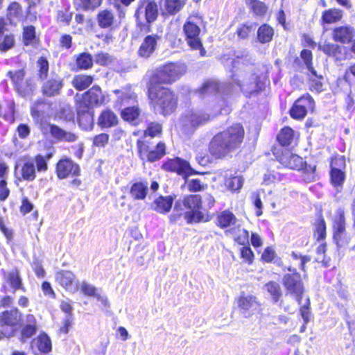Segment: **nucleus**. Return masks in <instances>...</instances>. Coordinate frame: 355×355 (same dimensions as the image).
Listing matches in <instances>:
<instances>
[{
    "mask_svg": "<svg viewBox=\"0 0 355 355\" xmlns=\"http://www.w3.org/2000/svg\"><path fill=\"white\" fill-rule=\"evenodd\" d=\"M245 131L242 125L234 124L217 133L211 139L209 151L216 159H223L239 148L244 138Z\"/></svg>",
    "mask_w": 355,
    "mask_h": 355,
    "instance_id": "nucleus-1",
    "label": "nucleus"
},
{
    "mask_svg": "<svg viewBox=\"0 0 355 355\" xmlns=\"http://www.w3.org/2000/svg\"><path fill=\"white\" fill-rule=\"evenodd\" d=\"M232 82L246 96H250L259 88V77L252 73L253 63L248 55H237L231 60Z\"/></svg>",
    "mask_w": 355,
    "mask_h": 355,
    "instance_id": "nucleus-2",
    "label": "nucleus"
},
{
    "mask_svg": "<svg viewBox=\"0 0 355 355\" xmlns=\"http://www.w3.org/2000/svg\"><path fill=\"white\" fill-rule=\"evenodd\" d=\"M51 155L44 157L37 155L34 158H29L15 166V176L19 181L32 182L36 178V172H45L48 170L47 161Z\"/></svg>",
    "mask_w": 355,
    "mask_h": 355,
    "instance_id": "nucleus-3",
    "label": "nucleus"
},
{
    "mask_svg": "<svg viewBox=\"0 0 355 355\" xmlns=\"http://www.w3.org/2000/svg\"><path fill=\"white\" fill-rule=\"evenodd\" d=\"M148 96L155 107L164 116L172 114L177 107L178 99L174 92L162 85H148Z\"/></svg>",
    "mask_w": 355,
    "mask_h": 355,
    "instance_id": "nucleus-4",
    "label": "nucleus"
},
{
    "mask_svg": "<svg viewBox=\"0 0 355 355\" xmlns=\"http://www.w3.org/2000/svg\"><path fill=\"white\" fill-rule=\"evenodd\" d=\"M159 15L158 6L152 0H139L134 17L140 32L149 33Z\"/></svg>",
    "mask_w": 355,
    "mask_h": 355,
    "instance_id": "nucleus-5",
    "label": "nucleus"
},
{
    "mask_svg": "<svg viewBox=\"0 0 355 355\" xmlns=\"http://www.w3.org/2000/svg\"><path fill=\"white\" fill-rule=\"evenodd\" d=\"M104 99L105 96L102 93L101 89L96 85L93 86L84 93L77 105V115L79 123L81 124L83 119L88 121H91L92 119V114L90 113L91 108L102 104Z\"/></svg>",
    "mask_w": 355,
    "mask_h": 355,
    "instance_id": "nucleus-6",
    "label": "nucleus"
},
{
    "mask_svg": "<svg viewBox=\"0 0 355 355\" xmlns=\"http://www.w3.org/2000/svg\"><path fill=\"white\" fill-rule=\"evenodd\" d=\"M185 69L184 64L168 63L156 70L149 80V85L171 84L182 76Z\"/></svg>",
    "mask_w": 355,
    "mask_h": 355,
    "instance_id": "nucleus-7",
    "label": "nucleus"
},
{
    "mask_svg": "<svg viewBox=\"0 0 355 355\" xmlns=\"http://www.w3.org/2000/svg\"><path fill=\"white\" fill-rule=\"evenodd\" d=\"M288 273H285L282 277V284L286 291V295L293 297L298 304L302 302L304 293V286L301 275L294 268H287Z\"/></svg>",
    "mask_w": 355,
    "mask_h": 355,
    "instance_id": "nucleus-8",
    "label": "nucleus"
},
{
    "mask_svg": "<svg viewBox=\"0 0 355 355\" xmlns=\"http://www.w3.org/2000/svg\"><path fill=\"white\" fill-rule=\"evenodd\" d=\"M21 321V313L17 308L0 313V340L15 336Z\"/></svg>",
    "mask_w": 355,
    "mask_h": 355,
    "instance_id": "nucleus-9",
    "label": "nucleus"
},
{
    "mask_svg": "<svg viewBox=\"0 0 355 355\" xmlns=\"http://www.w3.org/2000/svg\"><path fill=\"white\" fill-rule=\"evenodd\" d=\"M202 198L200 195L192 194L184 198L182 204L187 211L184 214V219L188 224L198 223L204 218L202 212Z\"/></svg>",
    "mask_w": 355,
    "mask_h": 355,
    "instance_id": "nucleus-10",
    "label": "nucleus"
},
{
    "mask_svg": "<svg viewBox=\"0 0 355 355\" xmlns=\"http://www.w3.org/2000/svg\"><path fill=\"white\" fill-rule=\"evenodd\" d=\"M208 114L201 111L188 110L181 116L180 125L187 135L193 134L196 130L209 121Z\"/></svg>",
    "mask_w": 355,
    "mask_h": 355,
    "instance_id": "nucleus-11",
    "label": "nucleus"
},
{
    "mask_svg": "<svg viewBox=\"0 0 355 355\" xmlns=\"http://www.w3.org/2000/svg\"><path fill=\"white\" fill-rule=\"evenodd\" d=\"M139 156L143 161L154 162L161 159L166 154V145L159 141L153 146L149 139H138L137 141Z\"/></svg>",
    "mask_w": 355,
    "mask_h": 355,
    "instance_id": "nucleus-12",
    "label": "nucleus"
},
{
    "mask_svg": "<svg viewBox=\"0 0 355 355\" xmlns=\"http://www.w3.org/2000/svg\"><path fill=\"white\" fill-rule=\"evenodd\" d=\"M183 31L187 43L191 49L193 50H200V55L205 56L207 51L203 48L200 38V28L199 26L189 19L183 26Z\"/></svg>",
    "mask_w": 355,
    "mask_h": 355,
    "instance_id": "nucleus-13",
    "label": "nucleus"
},
{
    "mask_svg": "<svg viewBox=\"0 0 355 355\" xmlns=\"http://www.w3.org/2000/svg\"><path fill=\"white\" fill-rule=\"evenodd\" d=\"M273 153L278 162L284 167L293 170H300L303 167V159L287 149L277 150Z\"/></svg>",
    "mask_w": 355,
    "mask_h": 355,
    "instance_id": "nucleus-14",
    "label": "nucleus"
},
{
    "mask_svg": "<svg viewBox=\"0 0 355 355\" xmlns=\"http://www.w3.org/2000/svg\"><path fill=\"white\" fill-rule=\"evenodd\" d=\"M40 128L43 135L50 134L52 137L60 141L73 142L78 138L75 134L65 131L54 124L42 123Z\"/></svg>",
    "mask_w": 355,
    "mask_h": 355,
    "instance_id": "nucleus-15",
    "label": "nucleus"
},
{
    "mask_svg": "<svg viewBox=\"0 0 355 355\" xmlns=\"http://www.w3.org/2000/svg\"><path fill=\"white\" fill-rule=\"evenodd\" d=\"M163 168L168 171L176 172L184 178L197 173L187 161L178 157L168 159L163 164Z\"/></svg>",
    "mask_w": 355,
    "mask_h": 355,
    "instance_id": "nucleus-16",
    "label": "nucleus"
},
{
    "mask_svg": "<svg viewBox=\"0 0 355 355\" xmlns=\"http://www.w3.org/2000/svg\"><path fill=\"white\" fill-rule=\"evenodd\" d=\"M313 105L314 101L313 98L309 94L304 95L295 101L290 110V114L295 119H304L308 110L313 109Z\"/></svg>",
    "mask_w": 355,
    "mask_h": 355,
    "instance_id": "nucleus-17",
    "label": "nucleus"
},
{
    "mask_svg": "<svg viewBox=\"0 0 355 355\" xmlns=\"http://www.w3.org/2000/svg\"><path fill=\"white\" fill-rule=\"evenodd\" d=\"M239 312L245 318L252 315L259 309V303L257 298L252 295L241 293L237 300Z\"/></svg>",
    "mask_w": 355,
    "mask_h": 355,
    "instance_id": "nucleus-18",
    "label": "nucleus"
},
{
    "mask_svg": "<svg viewBox=\"0 0 355 355\" xmlns=\"http://www.w3.org/2000/svg\"><path fill=\"white\" fill-rule=\"evenodd\" d=\"M42 80L41 91L44 96L53 97L60 94L63 87V81L59 75L51 73L49 78Z\"/></svg>",
    "mask_w": 355,
    "mask_h": 355,
    "instance_id": "nucleus-19",
    "label": "nucleus"
},
{
    "mask_svg": "<svg viewBox=\"0 0 355 355\" xmlns=\"http://www.w3.org/2000/svg\"><path fill=\"white\" fill-rule=\"evenodd\" d=\"M234 86L230 83H218L214 80L206 81L200 89L201 95H207L221 92L230 94L233 92Z\"/></svg>",
    "mask_w": 355,
    "mask_h": 355,
    "instance_id": "nucleus-20",
    "label": "nucleus"
},
{
    "mask_svg": "<svg viewBox=\"0 0 355 355\" xmlns=\"http://www.w3.org/2000/svg\"><path fill=\"white\" fill-rule=\"evenodd\" d=\"M56 173L60 179L67 178L69 175L78 176L80 167L70 159H62L56 165Z\"/></svg>",
    "mask_w": 355,
    "mask_h": 355,
    "instance_id": "nucleus-21",
    "label": "nucleus"
},
{
    "mask_svg": "<svg viewBox=\"0 0 355 355\" xmlns=\"http://www.w3.org/2000/svg\"><path fill=\"white\" fill-rule=\"evenodd\" d=\"M160 39L161 37L157 34L146 36L138 49V55L142 58H150L157 49V42Z\"/></svg>",
    "mask_w": 355,
    "mask_h": 355,
    "instance_id": "nucleus-22",
    "label": "nucleus"
},
{
    "mask_svg": "<svg viewBox=\"0 0 355 355\" xmlns=\"http://www.w3.org/2000/svg\"><path fill=\"white\" fill-rule=\"evenodd\" d=\"M345 218L343 209H339L333 220L334 240L338 247L342 245V239L345 234Z\"/></svg>",
    "mask_w": 355,
    "mask_h": 355,
    "instance_id": "nucleus-23",
    "label": "nucleus"
},
{
    "mask_svg": "<svg viewBox=\"0 0 355 355\" xmlns=\"http://www.w3.org/2000/svg\"><path fill=\"white\" fill-rule=\"evenodd\" d=\"M56 282L63 287L66 291L75 293L78 291L77 284H75V275L69 271L62 270L55 273Z\"/></svg>",
    "mask_w": 355,
    "mask_h": 355,
    "instance_id": "nucleus-24",
    "label": "nucleus"
},
{
    "mask_svg": "<svg viewBox=\"0 0 355 355\" xmlns=\"http://www.w3.org/2000/svg\"><path fill=\"white\" fill-rule=\"evenodd\" d=\"M114 93L117 95V100L115 103V107L122 110L123 107L137 105V95L130 89L114 90Z\"/></svg>",
    "mask_w": 355,
    "mask_h": 355,
    "instance_id": "nucleus-25",
    "label": "nucleus"
},
{
    "mask_svg": "<svg viewBox=\"0 0 355 355\" xmlns=\"http://www.w3.org/2000/svg\"><path fill=\"white\" fill-rule=\"evenodd\" d=\"M354 37L355 29L349 25L338 26L333 30L332 37L337 42L348 44Z\"/></svg>",
    "mask_w": 355,
    "mask_h": 355,
    "instance_id": "nucleus-26",
    "label": "nucleus"
},
{
    "mask_svg": "<svg viewBox=\"0 0 355 355\" xmlns=\"http://www.w3.org/2000/svg\"><path fill=\"white\" fill-rule=\"evenodd\" d=\"M37 331V322L35 317L32 314H28L21 330V341L26 342V340L33 337Z\"/></svg>",
    "mask_w": 355,
    "mask_h": 355,
    "instance_id": "nucleus-27",
    "label": "nucleus"
},
{
    "mask_svg": "<svg viewBox=\"0 0 355 355\" xmlns=\"http://www.w3.org/2000/svg\"><path fill=\"white\" fill-rule=\"evenodd\" d=\"M174 198L172 196H159L153 202V209L160 214L168 213L173 204Z\"/></svg>",
    "mask_w": 355,
    "mask_h": 355,
    "instance_id": "nucleus-28",
    "label": "nucleus"
},
{
    "mask_svg": "<svg viewBox=\"0 0 355 355\" xmlns=\"http://www.w3.org/2000/svg\"><path fill=\"white\" fill-rule=\"evenodd\" d=\"M48 108L49 105L42 98L33 102L31 106V115L33 120L37 123L41 122Z\"/></svg>",
    "mask_w": 355,
    "mask_h": 355,
    "instance_id": "nucleus-29",
    "label": "nucleus"
},
{
    "mask_svg": "<svg viewBox=\"0 0 355 355\" xmlns=\"http://www.w3.org/2000/svg\"><path fill=\"white\" fill-rule=\"evenodd\" d=\"M117 116L110 110L102 111L98 120V125L101 128L114 127L117 124Z\"/></svg>",
    "mask_w": 355,
    "mask_h": 355,
    "instance_id": "nucleus-30",
    "label": "nucleus"
},
{
    "mask_svg": "<svg viewBox=\"0 0 355 355\" xmlns=\"http://www.w3.org/2000/svg\"><path fill=\"white\" fill-rule=\"evenodd\" d=\"M236 218L230 210L219 212L216 217V225L221 229H225L234 225L236 223Z\"/></svg>",
    "mask_w": 355,
    "mask_h": 355,
    "instance_id": "nucleus-31",
    "label": "nucleus"
},
{
    "mask_svg": "<svg viewBox=\"0 0 355 355\" xmlns=\"http://www.w3.org/2000/svg\"><path fill=\"white\" fill-rule=\"evenodd\" d=\"M17 94L24 98H30L34 95L35 84L31 78L26 79L19 85L15 88Z\"/></svg>",
    "mask_w": 355,
    "mask_h": 355,
    "instance_id": "nucleus-32",
    "label": "nucleus"
},
{
    "mask_svg": "<svg viewBox=\"0 0 355 355\" xmlns=\"http://www.w3.org/2000/svg\"><path fill=\"white\" fill-rule=\"evenodd\" d=\"M147 182H137L132 184L130 187V194L134 200H144L148 190Z\"/></svg>",
    "mask_w": 355,
    "mask_h": 355,
    "instance_id": "nucleus-33",
    "label": "nucleus"
},
{
    "mask_svg": "<svg viewBox=\"0 0 355 355\" xmlns=\"http://www.w3.org/2000/svg\"><path fill=\"white\" fill-rule=\"evenodd\" d=\"M343 15L342 10L338 8H331L325 10L322 13L321 22L322 24H334L339 21Z\"/></svg>",
    "mask_w": 355,
    "mask_h": 355,
    "instance_id": "nucleus-34",
    "label": "nucleus"
},
{
    "mask_svg": "<svg viewBox=\"0 0 355 355\" xmlns=\"http://www.w3.org/2000/svg\"><path fill=\"white\" fill-rule=\"evenodd\" d=\"M96 20L101 28H110L114 24V15L110 10H103L98 13Z\"/></svg>",
    "mask_w": 355,
    "mask_h": 355,
    "instance_id": "nucleus-35",
    "label": "nucleus"
},
{
    "mask_svg": "<svg viewBox=\"0 0 355 355\" xmlns=\"http://www.w3.org/2000/svg\"><path fill=\"white\" fill-rule=\"evenodd\" d=\"M140 114V110L137 105L123 107L121 110V115L124 121L132 123L134 125L137 123V119Z\"/></svg>",
    "mask_w": 355,
    "mask_h": 355,
    "instance_id": "nucleus-36",
    "label": "nucleus"
},
{
    "mask_svg": "<svg viewBox=\"0 0 355 355\" xmlns=\"http://www.w3.org/2000/svg\"><path fill=\"white\" fill-rule=\"evenodd\" d=\"M161 7L169 15L178 13L185 5L184 0H161Z\"/></svg>",
    "mask_w": 355,
    "mask_h": 355,
    "instance_id": "nucleus-37",
    "label": "nucleus"
},
{
    "mask_svg": "<svg viewBox=\"0 0 355 355\" xmlns=\"http://www.w3.org/2000/svg\"><path fill=\"white\" fill-rule=\"evenodd\" d=\"M5 26L4 19L0 18V50L1 51H6L11 49L15 42L12 35H3Z\"/></svg>",
    "mask_w": 355,
    "mask_h": 355,
    "instance_id": "nucleus-38",
    "label": "nucleus"
},
{
    "mask_svg": "<svg viewBox=\"0 0 355 355\" xmlns=\"http://www.w3.org/2000/svg\"><path fill=\"white\" fill-rule=\"evenodd\" d=\"M7 17L11 24H15L23 19V10L19 3L12 2L9 5Z\"/></svg>",
    "mask_w": 355,
    "mask_h": 355,
    "instance_id": "nucleus-39",
    "label": "nucleus"
},
{
    "mask_svg": "<svg viewBox=\"0 0 355 355\" xmlns=\"http://www.w3.org/2000/svg\"><path fill=\"white\" fill-rule=\"evenodd\" d=\"M274 30L268 24H264L257 30V40L261 44H266L272 41Z\"/></svg>",
    "mask_w": 355,
    "mask_h": 355,
    "instance_id": "nucleus-40",
    "label": "nucleus"
},
{
    "mask_svg": "<svg viewBox=\"0 0 355 355\" xmlns=\"http://www.w3.org/2000/svg\"><path fill=\"white\" fill-rule=\"evenodd\" d=\"M35 344L42 353L47 354L52 349L51 340L46 333L40 334L35 340Z\"/></svg>",
    "mask_w": 355,
    "mask_h": 355,
    "instance_id": "nucleus-41",
    "label": "nucleus"
},
{
    "mask_svg": "<svg viewBox=\"0 0 355 355\" xmlns=\"http://www.w3.org/2000/svg\"><path fill=\"white\" fill-rule=\"evenodd\" d=\"M101 0H73V4L77 10L93 11L101 6Z\"/></svg>",
    "mask_w": 355,
    "mask_h": 355,
    "instance_id": "nucleus-42",
    "label": "nucleus"
},
{
    "mask_svg": "<svg viewBox=\"0 0 355 355\" xmlns=\"http://www.w3.org/2000/svg\"><path fill=\"white\" fill-rule=\"evenodd\" d=\"M94 78L92 76L79 74L74 76L72 84L78 90H84L92 85Z\"/></svg>",
    "mask_w": 355,
    "mask_h": 355,
    "instance_id": "nucleus-43",
    "label": "nucleus"
},
{
    "mask_svg": "<svg viewBox=\"0 0 355 355\" xmlns=\"http://www.w3.org/2000/svg\"><path fill=\"white\" fill-rule=\"evenodd\" d=\"M257 26V23L246 21L237 27L236 33L239 39L245 40L248 38L250 33L256 30Z\"/></svg>",
    "mask_w": 355,
    "mask_h": 355,
    "instance_id": "nucleus-44",
    "label": "nucleus"
},
{
    "mask_svg": "<svg viewBox=\"0 0 355 355\" xmlns=\"http://www.w3.org/2000/svg\"><path fill=\"white\" fill-rule=\"evenodd\" d=\"M264 286L271 296L273 303H277L282 296V291L279 284L270 281L266 284Z\"/></svg>",
    "mask_w": 355,
    "mask_h": 355,
    "instance_id": "nucleus-45",
    "label": "nucleus"
},
{
    "mask_svg": "<svg viewBox=\"0 0 355 355\" xmlns=\"http://www.w3.org/2000/svg\"><path fill=\"white\" fill-rule=\"evenodd\" d=\"M76 63L79 69L87 70L93 66V58L90 53L83 52L77 55Z\"/></svg>",
    "mask_w": 355,
    "mask_h": 355,
    "instance_id": "nucleus-46",
    "label": "nucleus"
},
{
    "mask_svg": "<svg viewBox=\"0 0 355 355\" xmlns=\"http://www.w3.org/2000/svg\"><path fill=\"white\" fill-rule=\"evenodd\" d=\"M277 139L282 146H288L293 141L294 131L289 127H284L278 134Z\"/></svg>",
    "mask_w": 355,
    "mask_h": 355,
    "instance_id": "nucleus-47",
    "label": "nucleus"
},
{
    "mask_svg": "<svg viewBox=\"0 0 355 355\" xmlns=\"http://www.w3.org/2000/svg\"><path fill=\"white\" fill-rule=\"evenodd\" d=\"M162 125L157 122H150L148 124L144 130V140L148 139V137L153 138L162 134Z\"/></svg>",
    "mask_w": 355,
    "mask_h": 355,
    "instance_id": "nucleus-48",
    "label": "nucleus"
},
{
    "mask_svg": "<svg viewBox=\"0 0 355 355\" xmlns=\"http://www.w3.org/2000/svg\"><path fill=\"white\" fill-rule=\"evenodd\" d=\"M315 226L314 236L318 241H323L326 237V223L324 219L320 216L316 220Z\"/></svg>",
    "mask_w": 355,
    "mask_h": 355,
    "instance_id": "nucleus-49",
    "label": "nucleus"
},
{
    "mask_svg": "<svg viewBox=\"0 0 355 355\" xmlns=\"http://www.w3.org/2000/svg\"><path fill=\"white\" fill-rule=\"evenodd\" d=\"M7 279L10 286L15 291L18 289H21L24 291V288L22 286L21 279L17 270L10 272L8 274Z\"/></svg>",
    "mask_w": 355,
    "mask_h": 355,
    "instance_id": "nucleus-50",
    "label": "nucleus"
},
{
    "mask_svg": "<svg viewBox=\"0 0 355 355\" xmlns=\"http://www.w3.org/2000/svg\"><path fill=\"white\" fill-rule=\"evenodd\" d=\"M7 76L11 79L14 88H15L25 80V71L24 69L9 71L7 73Z\"/></svg>",
    "mask_w": 355,
    "mask_h": 355,
    "instance_id": "nucleus-51",
    "label": "nucleus"
},
{
    "mask_svg": "<svg viewBox=\"0 0 355 355\" xmlns=\"http://www.w3.org/2000/svg\"><path fill=\"white\" fill-rule=\"evenodd\" d=\"M330 175L331 183L334 187L343 185L345 179V175L342 170L331 169Z\"/></svg>",
    "mask_w": 355,
    "mask_h": 355,
    "instance_id": "nucleus-52",
    "label": "nucleus"
},
{
    "mask_svg": "<svg viewBox=\"0 0 355 355\" xmlns=\"http://www.w3.org/2000/svg\"><path fill=\"white\" fill-rule=\"evenodd\" d=\"M37 66L39 67V78L40 80H45L49 78V62L44 57H41L37 61Z\"/></svg>",
    "mask_w": 355,
    "mask_h": 355,
    "instance_id": "nucleus-53",
    "label": "nucleus"
},
{
    "mask_svg": "<svg viewBox=\"0 0 355 355\" xmlns=\"http://www.w3.org/2000/svg\"><path fill=\"white\" fill-rule=\"evenodd\" d=\"M225 184L232 191H238L243 186V179L241 176H234L231 178L226 179Z\"/></svg>",
    "mask_w": 355,
    "mask_h": 355,
    "instance_id": "nucleus-54",
    "label": "nucleus"
},
{
    "mask_svg": "<svg viewBox=\"0 0 355 355\" xmlns=\"http://www.w3.org/2000/svg\"><path fill=\"white\" fill-rule=\"evenodd\" d=\"M315 166L308 165L306 162H304L303 167L300 170L304 171V180L308 182L314 181L316 177L315 175Z\"/></svg>",
    "mask_w": 355,
    "mask_h": 355,
    "instance_id": "nucleus-55",
    "label": "nucleus"
},
{
    "mask_svg": "<svg viewBox=\"0 0 355 355\" xmlns=\"http://www.w3.org/2000/svg\"><path fill=\"white\" fill-rule=\"evenodd\" d=\"M23 40L25 45L31 44L35 40V28L33 26H28L24 28Z\"/></svg>",
    "mask_w": 355,
    "mask_h": 355,
    "instance_id": "nucleus-56",
    "label": "nucleus"
},
{
    "mask_svg": "<svg viewBox=\"0 0 355 355\" xmlns=\"http://www.w3.org/2000/svg\"><path fill=\"white\" fill-rule=\"evenodd\" d=\"M249 4L253 12L257 15L263 16L266 12V6L259 0H249Z\"/></svg>",
    "mask_w": 355,
    "mask_h": 355,
    "instance_id": "nucleus-57",
    "label": "nucleus"
},
{
    "mask_svg": "<svg viewBox=\"0 0 355 355\" xmlns=\"http://www.w3.org/2000/svg\"><path fill=\"white\" fill-rule=\"evenodd\" d=\"M318 49L325 54L331 56L336 54L339 49V46L333 43L324 42L323 44L320 43L318 44Z\"/></svg>",
    "mask_w": 355,
    "mask_h": 355,
    "instance_id": "nucleus-58",
    "label": "nucleus"
},
{
    "mask_svg": "<svg viewBox=\"0 0 355 355\" xmlns=\"http://www.w3.org/2000/svg\"><path fill=\"white\" fill-rule=\"evenodd\" d=\"M72 12H69L67 10H58L56 17L58 22L69 25L72 19Z\"/></svg>",
    "mask_w": 355,
    "mask_h": 355,
    "instance_id": "nucleus-59",
    "label": "nucleus"
},
{
    "mask_svg": "<svg viewBox=\"0 0 355 355\" xmlns=\"http://www.w3.org/2000/svg\"><path fill=\"white\" fill-rule=\"evenodd\" d=\"M111 55L107 53L100 52L95 55V62L101 65H107L112 62Z\"/></svg>",
    "mask_w": 355,
    "mask_h": 355,
    "instance_id": "nucleus-60",
    "label": "nucleus"
},
{
    "mask_svg": "<svg viewBox=\"0 0 355 355\" xmlns=\"http://www.w3.org/2000/svg\"><path fill=\"white\" fill-rule=\"evenodd\" d=\"M235 241L241 245H249V232L245 229L239 230V235L235 238Z\"/></svg>",
    "mask_w": 355,
    "mask_h": 355,
    "instance_id": "nucleus-61",
    "label": "nucleus"
},
{
    "mask_svg": "<svg viewBox=\"0 0 355 355\" xmlns=\"http://www.w3.org/2000/svg\"><path fill=\"white\" fill-rule=\"evenodd\" d=\"M241 257L248 263L250 264L252 263L254 254L249 245L243 246L241 248Z\"/></svg>",
    "mask_w": 355,
    "mask_h": 355,
    "instance_id": "nucleus-62",
    "label": "nucleus"
},
{
    "mask_svg": "<svg viewBox=\"0 0 355 355\" xmlns=\"http://www.w3.org/2000/svg\"><path fill=\"white\" fill-rule=\"evenodd\" d=\"M345 168V159L343 156L335 157L331 162V169L342 170Z\"/></svg>",
    "mask_w": 355,
    "mask_h": 355,
    "instance_id": "nucleus-63",
    "label": "nucleus"
},
{
    "mask_svg": "<svg viewBox=\"0 0 355 355\" xmlns=\"http://www.w3.org/2000/svg\"><path fill=\"white\" fill-rule=\"evenodd\" d=\"M17 132L20 139H26L31 133L29 125L26 123H20L17 128Z\"/></svg>",
    "mask_w": 355,
    "mask_h": 355,
    "instance_id": "nucleus-64",
    "label": "nucleus"
}]
</instances>
